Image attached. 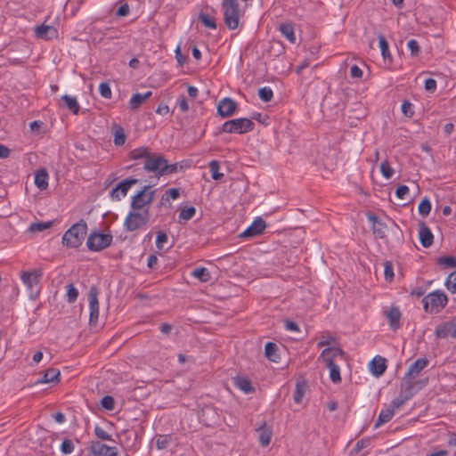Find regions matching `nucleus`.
Masks as SVG:
<instances>
[{"label":"nucleus","mask_w":456,"mask_h":456,"mask_svg":"<svg viewBox=\"0 0 456 456\" xmlns=\"http://www.w3.org/2000/svg\"><path fill=\"white\" fill-rule=\"evenodd\" d=\"M139 180L135 178H127L118 183L115 188L110 192V197L113 200H120L124 198L128 190L134 184L138 183Z\"/></svg>","instance_id":"11"},{"label":"nucleus","mask_w":456,"mask_h":456,"mask_svg":"<svg viewBox=\"0 0 456 456\" xmlns=\"http://www.w3.org/2000/svg\"><path fill=\"white\" fill-rule=\"evenodd\" d=\"M151 185H145L138 191L131 200V208L134 210L142 209L145 206L151 204L154 199L155 191L151 190Z\"/></svg>","instance_id":"8"},{"label":"nucleus","mask_w":456,"mask_h":456,"mask_svg":"<svg viewBox=\"0 0 456 456\" xmlns=\"http://www.w3.org/2000/svg\"><path fill=\"white\" fill-rule=\"evenodd\" d=\"M437 265L444 268L456 267V256H444L437 259Z\"/></svg>","instance_id":"35"},{"label":"nucleus","mask_w":456,"mask_h":456,"mask_svg":"<svg viewBox=\"0 0 456 456\" xmlns=\"http://www.w3.org/2000/svg\"><path fill=\"white\" fill-rule=\"evenodd\" d=\"M100 94L105 99H110L112 96L110 86L108 83L102 82L99 86Z\"/></svg>","instance_id":"50"},{"label":"nucleus","mask_w":456,"mask_h":456,"mask_svg":"<svg viewBox=\"0 0 456 456\" xmlns=\"http://www.w3.org/2000/svg\"><path fill=\"white\" fill-rule=\"evenodd\" d=\"M384 274L386 276V279H390L391 280L394 277L393 266H392V264L390 262H387L385 264Z\"/></svg>","instance_id":"64"},{"label":"nucleus","mask_w":456,"mask_h":456,"mask_svg":"<svg viewBox=\"0 0 456 456\" xmlns=\"http://www.w3.org/2000/svg\"><path fill=\"white\" fill-rule=\"evenodd\" d=\"M234 385L245 394H250L254 392V387L248 379L241 376H238L234 379Z\"/></svg>","instance_id":"26"},{"label":"nucleus","mask_w":456,"mask_h":456,"mask_svg":"<svg viewBox=\"0 0 456 456\" xmlns=\"http://www.w3.org/2000/svg\"><path fill=\"white\" fill-rule=\"evenodd\" d=\"M53 221L32 223L28 230L32 232H42L44 230L51 228L53 226Z\"/></svg>","instance_id":"41"},{"label":"nucleus","mask_w":456,"mask_h":456,"mask_svg":"<svg viewBox=\"0 0 456 456\" xmlns=\"http://www.w3.org/2000/svg\"><path fill=\"white\" fill-rule=\"evenodd\" d=\"M36 37L38 38L49 40L57 37V29L53 26L40 25L35 28Z\"/></svg>","instance_id":"17"},{"label":"nucleus","mask_w":456,"mask_h":456,"mask_svg":"<svg viewBox=\"0 0 456 456\" xmlns=\"http://www.w3.org/2000/svg\"><path fill=\"white\" fill-rule=\"evenodd\" d=\"M448 302L444 292L436 290L423 297L422 303L426 312L438 313Z\"/></svg>","instance_id":"5"},{"label":"nucleus","mask_w":456,"mask_h":456,"mask_svg":"<svg viewBox=\"0 0 456 456\" xmlns=\"http://www.w3.org/2000/svg\"><path fill=\"white\" fill-rule=\"evenodd\" d=\"M387 318L392 330H395L400 327L401 312L397 307H390L387 312Z\"/></svg>","instance_id":"22"},{"label":"nucleus","mask_w":456,"mask_h":456,"mask_svg":"<svg viewBox=\"0 0 456 456\" xmlns=\"http://www.w3.org/2000/svg\"><path fill=\"white\" fill-rule=\"evenodd\" d=\"M176 103H177V106L179 107V109H180V110H181L182 112H186V111H188V110H189V105H188V102H187V101H186V98H185L183 95L180 96V97L177 99Z\"/></svg>","instance_id":"59"},{"label":"nucleus","mask_w":456,"mask_h":456,"mask_svg":"<svg viewBox=\"0 0 456 456\" xmlns=\"http://www.w3.org/2000/svg\"><path fill=\"white\" fill-rule=\"evenodd\" d=\"M101 404L104 409L108 411H112L115 408V401L110 395L103 396L102 398Z\"/></svg>","instance_id":"51"},{"label":"nucleus","mask_w":456,"mask_h":456,"mask_svg":"<svg viewBox=\"0 0 456 456\" xmlns=\"http://www.w3.org/2000/svg\"><path fill=\"white\" fill-rule=\"evenodd\" d=\"M128 13H129V5L126 3L121 4L116 12V15L119 16V17L126 16V15H128Z\"/></svg>","instance_id":"62"},{"label":"nucleus","mask_w":456,"mask_h":456,"mask_svg":"<svg viewBox=\"0 0 456 456\" xmlns=\"http://www.w3.org/2000/svg\"><path fill=\"white\" fill-rule=\"evenodd\" d=\"M87 229L86 222L80 219L64 232L61 244L68 248H79L86 236Z\"/></svg>","instance_id":"2"},{"label":"nucleus","mask_w":456,"mask_h":456,"mask_svg":"<svg viewBox=\"0 0 456 456\" xmlns=\"http://www.w3.org/2000/svg\"><path fill=\"white\" fill-rule=\"evenodd\" d=\"M171 440L172 437L170 435H159L156 438V446L159 450L167 449Z\"/></svg>","instance_id":"37"},{"label":"nucleus","mask_w":456,"mask_h":456,"mask_svg":"<svg viewBox=\"0 0 456 456\" xmlns=\"http://www.w3.org/2000/svg\"><path fill=\"white\" fill-rule=\"evenodd\" d=\"M224 19L225 25L230 29L239 27L240 18L242 14L238 0H223Z\"/></svg>","instance_id":"3"},{"label":"nucleus","mask_w":456,"mask_h":456,"mask_svg":"<svg viewBox=\"0 0 456 456\" xmlns=\"http://www.w3.org/2000/svg\"><path fill=\"white\" fill-rule=\"evenodd\" d=\"M304 394H305V385L297 383L296 389L294 391V395H293L294 401L297 403H301Z\"/></svg>","instance_id":"52"},{"label":"nucleus","mask_w":456,"mask_h":456,"mask_svg":"<svg viewBox=\"0 0 456 456\" xmlns=\"http://www.w3.org/2000/svg\"><path fill=\"white\" fill-rule=\"evenodd\" d=\"M196 213V208L192 206L183 208L179 213V223L186 222L191 219Z\"/></svg>","instance_id":"36"},{"label":"nucleus","mask_w":456,"mask_h":456,"mask_svg":"<svg viewBox=\"0 0 456 456\" xmlns=\"http://www.w3.org/2000/svg\"><path fill=\"white\" fill-rule=\"evenodd\" d=\"M395 411L390 407L385 410H382L379 415L377 421L375 422L374 427L378 428L380 425L387 423L391 420L394 416Z\"/></svg>","instance_id":"29"},{"label":"nucleus","mask_w":456,"mask_h":456,"mask_svg":"<svg viewBox=\"0 0 456 456\" xmlns=\"http://www.w3.org/2000/svg\"><path fill=\"white\" fill-rule=\"evenodd\" d=\"M277 351H278V346L275 343H273V342H268L266 343L265 346V356L273 361V362H277V358H278V355H277Z\"/></svg>","instance_id":"33"},{"label":"nucleus","mask_w":456,"mask_h":456,"mask_svg":"<svg viewBox=\"0 0 456 456\" xmlns=\"http://www.w3.org/2000/svg\"><path fill=\"white\" fill-rule=\"evenodd\" d=\"M407 46L409 50L411 51V55L417 56L420 51L419 43L415 39H411L407 43Z\"/></svg>","instance_id":"57"},{"label":"nucleus","mask_w":456,"mask_h":456,"mask_svg":"<svg viewBox=\"0 0 456 456\" xmlns=\"http://www.w3.org/2000/svg\"><path fill=\"white\" fill-rule=\"evenodd\" d=\"M255 127L254 122L247 118L231 119L224 122L221 127L222 133L245 134L251 132Z\"/></svg>","instance_id":"4"},{"label":"nucleus","mask_w":456,"mask_h":456,"mask_svg":"<svg viewBox=\"0 0 456 456\" xmlns=\"http://www.w3.org/2000/svg\"><path fill=\"white\" fill-rule=\"evenodd\" d=\"M407 401L408 399H405V396L400 394L398 397L392 401L390 408L395 411V409L401 408Z\"/></svg>","instance_id":"56"},{"label":"nucleus","mask_w":456,"mask_h":456,"mask_svg":"<svg viewBox=\"0 0 456 456\" xmlns=\"http://www.w3.org/2000/svg\"><path fill=\"white\" fill-rule=\"evenodd\" d=\"M428 383V379L424 380L413 381L412 379H405L402 383L401 394L405 396V399L410 400L414 395Z\"/></svg>","instance_id":"10"},{"label":"nucleus","mask_w":456,"mask_h":456,"mask_svg":"<svg viewBox=\"0 0 456 456\" xmlns=\"http://www.w3.org/2000/svg\"><path fill=\"white\" fill-rule=\"evenodd\" d=\"M281 33L292 44L296 42V36L294 32V27L290 23H281L279 26Z\"/></svg>","instance_id":"28"},{"label":"nucleus","mask_w":456,"mask_h":456,"mask_svg":"<svg viewBox=\"0 0 456 456\" xmlns=\"http://www.w3.org/2000/svg\"><path fill=\"white\" fill-rule=\"evenodd\" d=\"M99 289L96 286H92L88 292L89 300V323L90 325H96L99 318V301H98Z\"/></svg>","instance_id":"9"},{"label":"nucleus","mask_w":456,"mask_h":456,"mask_svg":"<svg viewBox=\"0 0 456 456\" xmlns=\"http://www.w3.org/2000/svg\"><path fill=\"white\" fill-rule=\"evenodd\" d=\"M130 159L142 160L143 169L160 177L177 173L183 166L180 163L169 164L164 156L151 152L148 147H139L130 151Z\"/></svg>","instance_id":"1"},{"label":"nucleus","mask_w":456,"mask_h":456,"mask_svg":"<svg viewBox=\"0 0 456 456\" xmlns=\"http://www.w3.org/2000/svg\"><path fill=\"white\" fill-rule=\"evenodd\" d=\"M379 44L381 50V54L384 59V61L388 60L389 61H392L391 53L389 52V45L387 41V39L384 37V36L379 35Z\"/></svg>","instance_id":"32"},{"label":"nucleus","mask_w":456,"mask_h":456,"mask_svg":"<svg viewBox=\"0 0 456 456\" xmlns=\"http://www.w3.org/2000/svg\"><path fill=\"white\" fill-rule=\"evenodd\" d=\"M167 241V235L165 232L163 231H159L157 232V238H156V247L159 248V249H162L163 248V244L166 243Z\"/></svg>","instance_id":"55"},{"label":"nucleus","mask_w":456,"mask_h":456,"mask_svg":"<svg viewBox=\"0 0 456 456\" xmlns=\"http://www.w3.org/2000/svg\"><path fill=\"white\" fill-rule=\"evenodd\" d=\"M151 94H152L151 91H148L145 94L137 93V94H133V96L131 97V99L129 101L130 109L131 110L138 109L145 100L149 99L151 96Z\"/></svg>","instance_id":"25"},{"label":"nucleus","mask_w":456,"mask_h":456,"mask_svg":"<svg viewBox=\"0 0 456 456\" xmlns=\"http://www.w3.org/2000/svg\"><path fill=\"white\" fill-rule=\"evenodd\" d=\"M445 286L452 293H456V270L449 274L446 279Z\"/></svg>","instance_id":"46"},{"label":"nucleus","mask_w":456,"mask_h":456,"mask_svg":"<svg viewBox=\"0 0 456 456\" xmlns=\"http://www.w3.org/2000/svg\"><path fill=\"white\" fill-rule=\"evenodd\" d=\"M326 367L330 370V380L335 384L339 383L341 381V376L338 365L330 361V365H326Z\"/></svg>","instance_id":"31"},{"label":"nucleus","mask_w":456,"mask_h":456,"mask_svg":"<svg viewBox=\"0 0 456 456\" xmlns=\"http://www.w3.org/2000/svg\"><path fill=\"white\" fill-rule=\"evenodd\" d=\"M199 20L204 26H206L209 28H212V29L216 28V23L215 19L213 17H211L210 15H208V13H204V12L200 13Z\"/></svg>","instance_id":"39"},{"label":"nucleus","mask_w":456,"mask_h":456,"mask_svg":"<svg viewBox=\"0 0 456 456\" xmlns=\"http://www.w3.org/2000/svg\"><path fill=\"white\" fill-rule=\"evenodd\" d=\"M258 435V442L262 447H266L270 444L273 436V429L271 426H268L264 422L256 429Z\"/></svg>","instance_id":"16"},{"label":"nucleus","mask_w":456,"mask_h":456,"mask_svg":"<svg viewBox=\"0 0 456 456\" xmlns=\"http://www.w3.org/2000/svg\"><path fill=\"white\" fill-rule=\"evenodd\" d=\"M191 274V276L200 280L201 282H207L211 278L210 273L206 267L195 268Z\"/></svg>","instance_id":"30"},{"label":"nucleus","mask_w":456,"mask_h":456,"mask_svg":"<svg viewBox=\"0 0 456 456\" xmlns=\"http://www.w3.org/2000/svg\"><path fill=\"white\" fill-rule=\"evenodd\" d=\"M238 109V104L232 99L226 97L222 99L217 105V113L222 118H229L233 116Z\"/></svg>","instance_id":"12"},{"label":"nucleus","mask_w":456,"mask_h":456,"mask_svg":"<svg viewBox=\"0 0 456 456\" xmlns=\"http://www.w3.org/2000/svg\"><path fill=\"white\" fill-rule=\"evenodd\" d=\"M408 193L409 188L406 185H400L395 191L396 197L401 200H403Z\"/></svg>","instance_id":"60"},{"label":"nucleus","mask_w":456,"mask_h":456,"mask_svg":"<svg viewBox=\"0 0 456 456\" xmlns=\"http://www.w3.org/2000/svg\"><path fill=\"white\" fill-rule=\"evenodd\" d=\"M338 356L341 358L345 357V352L340 347H327L322 350L318 360H322L326 365H330V361L335 362V359Z\"/></svg>","instance_id":"14"},{"label":"nucleus","mask_w":456,"mask_h":456,"mask_svg":"<svg viewBox=\"0 0 456 456\" xmlns=\"http://www.w3.org/2000/svg\"><path fill=\"white\" fill-rule=\"evenodd\" d=\"M112 240L111 234L94 231L88 235L86 246L89 250L97 252L108 248L111 244Z\"/></svg>","instance_id":"7"},{"label":"nucleus","mask_w":456,"mask_h":456,"mask_svg":"<svg viewBox=\"0 0 456 456\" xmlns=\"http://www.w3.org/2000/svg\"><path fill=\"white\" fill-rule=\"evenodd\" d=\"M258 96L263 102H268L273 99V93L270 87L265 86L258 90Z\"/></svg>","instance_id":"45"},{"label":"nucleus","mask_w":456,"mask_h":456,"mask_svg":"<svg viewBox=\"0 0 456 456\" xmlns=\"http://www.w3.org/2000/svg\"><path fill=\"white\" fill-rule=\"evenodd\" d=\"M94 434L99 439L107 440V441L111 440V436L103 428H102L99 426H96L94 428Z\"/></svg>","instance_id":"58"},{"label":"nucleus","mask_w":456,"mask_h":456,"mask_svg":"<svg viewBox=\"0 0 456 456\" xmlns=\"http://www.w3.org/2000/svg\"><path fill=\"white\" fill-rule=\"evenodd\" d=\"M149 219L148 209L142 212L130 211L125 219L124 227L127 232H134L145 226Z\"/></svg>","instance_id":"6"},{"label":"nucleus","mask_w":456,"mask_h":456,"mask_svg":"<svg viewBox=\"0 0 456 456\" xmlns=\"http://www.w3.org/2000/svg\"><path fill=\"white\" fill-rule=\"evenodd\" d=\"M75 446L70 439H64L61 444V451L63 454H70L74 452Z\"/></svg>","instance_id":"49"},{"label":"nucleus","mask_w":456,"mask_h":456,"mask_svg":"<svg viewBox=\"0 0 456 456\" xmlns=\"http://www.w3.org/2000/svg\"><path fill=\"white\" fill-rule=\"evenodd\" d=\"M386 224L382 222H377L376 226L373 227V233L376 237L383 239L386 237Z\"/></svg>","instance_id":"53"},{"label":"nucleus","mask_w":456,"mask_h":456,"mask_svg":"<svg viewBox=\"0 0 456 456\" xmlns=\"http://www.w3.org/2000/svg\"><path fill=\"white\" fill-rule=\"evenodd\" d=\"M219 168L220 166L217 160H211L209 162V170L214 180H221L224 176V174L219 172Z\"/></svg>","instance_id":"38"},{"label":"nucleus","mask_w":456,"mask_h":456,"mask_svg":"<svg viewBox=\"0 0 456 456\" xmlns=\"http://www.w3.org/2000/svg\"><path fill=\"white\" fill-rule=\"evenodd\" d=\"M42 273L39 271L33 272H23L21 273V281L25 285H27L29 289H32L35 285L39 283Z\"/></svg>","instance_id":"20"},{"label":"nucleus","mask_w":456,"mask_h":456,"mask_svg":"<svg viewBox=\"0 0 456 456\" xmlns=\"http://www.w3.org/2000/svg\"><path fill=\"white\" fill-rule=\"evenodd\" d=\"M401 110L403 114L407 118H412L414 116L413 105L408 100L403 102Z\"/></svg>","instance_id":"47"},{"label":"nucleus","mask_w":456,"mask_h":456,"mask_svg":"<svg viewBox=\"0 0 456 456\" xmlns=\"http://www.w3.org/2000/svg\"><path fill=\"white\" fill-rule=\"evenodd\" d=\"M350 75L352 77L361 78L362 77V70L357 65H353L350 69Z\"/></svg>","instance_id":"63"},{"label":"nucleus","mask_w":456,"mask_h":456,"mask_svg":"<svg viewBox=\"0 0 456 456\" xmlns=\"http://www.w3.org/2000/svg\"><path fill=\"white\" fill-rule=\"evenodd\" d=\"M66 292L67 300L69 303H73L77 300L78 297V290L72 283H69L66 286Z\"/></svg>","instance_id":"42"},{"label":"nucleus","mask_w":456,"mask_h":456,"mask_svg":"<svg viewBox=\"0 0 456 456\" xmlns=\"http://www.w3.org/2000/svg\"><path fill=\"white\" fill-rule=\"evenodd\" d=\"M418 210L419 215L426 217L431 211V203L428 198H424L419 204Z\"/></svg>","instance_id":"40"},{"label":"nucleus","mask_w":456,"mask_h":456,"mask_svg":"<svg viewBox=\"0 0 456 456\" xmlns=\"http://www.w3.org/2000/svg\"><path fill=\"white\" fill-rule=\"evenodd\" d=\"M179 196H180V191L177 188L168 189L162 195L160 204H163L165 201H168L170 199L176 200Z\"/></svg>","instance_id":"44"},{"label":"nucleus","mask_w":456,"mask_h":456,"mask_svg":"<svg viewBox=\"0 0 456 456\" xmlns=\"http://www.w3.org/2000/svg\"><path fill=\"white\" fill-rule=\"evenodd\" d=\"M387 370V360L381 356H376L370 362V370L372 374L379 377Z\"/></svg>","instance_id":"21"},{"label":"nucleus","mask_w":456,"mask_h":456,"mask_svg":"<svg viewBox=\"0 0 456 456\" xmlns=\"http://www.w3.org/2000/svg\"><path fill=\"white\" fill-rule=\"evenodd\" d=\"M126 142V134L124 129L121 126H117L114 132V143L118 146H121Z\"/></svg>","instance_id":"43"},{"label":"nucleus","mask_w":456,"mask_h":456,"mask_svg":"<svg viewBox=\"0 0 456 456\" xmlns=\"http://www.w3.org/2000/svg\"><path fill=\"white\" fill-rule=\"evenodd\" d=\"M380 172L386 179H390L394 175V169L390 167L387 160L381 163Z\"/></svg>","instance_id":"48"},{"label":"nucleus","mask_w":456,"mask_h":456,"mask_svg":"<svg viewBox=\"0 0 456 456\" xmlns=\"http://www.w3.org/2000/svg\"><path fill=\"white\" fill-rule=\"evenodd\" d=\"M425 89L429 93H434L436 90V81L434 78L426 79Z\"/></svg>","instance_id":"61"},{"label":"nucleus","mask_w":456,"mask_h":456,"mask_svg":"<svg viewBox=\"0 0 456 456\" xmlns=\"http://www.w3.org/2000/svg\"><path fill=\"white\" fill-rule=\"evenodd\" d=\"M419 239L424 248H429L433 244V233L425 222L419 224Z\"/></svg>","instance_id":"15"},{"label":"nucleus","mask_w":456,"mask_h":456,"mask_svg":"<svg viewBox=\"0 0 456 456\" xmlns=\"http://www.w3.org/2000/svg\"><path fill=\"white\" fill-rule=\"evenodd\" d=\"M335 341V338L329 333H323L319 340L318 347H322L332 344Z\"/></svg>","instance_id":"54"},{"label":"nucleus","mask_w":456,"mask_h":456,"mask_svg":"<svg viewBox=\"0 0 456 456\" xmlns=\"http://www.w3.org/2000/svg\"><path fill=\"white\" fill-rule=\"evenodd\" d=\"M266 227V224L265 220L258 216L256 217L251 225L248 227L241 234V238H248V237H254L256 235H260L263 233L264 230Z\"/></svg>","instance_id":"13"},{"label":"nucleus","mask_w":456,"mask_h":456,"mask_svg":"<svg viewBox=\"0 0 456 456\" xmlns=\"http://www.w3.org/2000/svg\"><path fill=\"white\" fill-rule=\"evenodd\" d=\"M61 372L58 369L50 368L45 370L43 378L36 382L40 383H57L60 380Z\"/></svg>","instance_id":"24"},{"label":"nucleus","mask_w":456,"mask_h":456,"mask_svg":"<svg viewBox=\"0 0 456 456\" xmlns=\"http://www.w3.org/2000/svg\"><path fill=\"white\" fill-rule=\"evenodd\" d=\"M454 322H445L439 324L435 330V335L438 338H452Z\"/></svg>","instance_id":"19"},{"label":"nucleus","mask_w":456,"mask_h":456,"mask_svg":"<svg viewBox=\"0 0 456 456\" xmlns=\"http://www.w3.org/2000/svg\"><path fill=\"white\" fill-rule=\"evenodd\" d=\"M48 173L45 168H40L35 174V184L37 187L44 191L48 187Z\"/></svg>","instance_id":"23"},{"label":"nucleus","mask_w":456,"mask_h":456,"mask_svg":"<svg viewBox=\"0 0 456 456\" xmlns=\"http://www.w3.org/2000/svg\"><path fill=\"white\" fill-rule=\"evenodd\" d=\"M428 361L426 358L417 359L410 367L408 371L405 373V379H414L418 376L421 370L427 367Z\"/></svg>","instance_id":"18"},{"label":"nucleus","mask_w":456,"mask_h":456,"mask_svg":"<svg viewBox=\"0 0 456 456\" xmlns=\"http://www.w3.org/2000/svg\"><path fill=\"white\" fill-rule=\"evenodd\" d=\"M110 450V446L100 442H94L91 445V452L95 456H105L106 452Z\"/></svg>","instance_id":"34"},{"label":"nucleus","mask_w":456,"mask_h":456,"mask_svg":"<svg viewBox=\"0 0 456 456\" xmlns=\"http://www.w3.org/2000/svg\"><path fill=\"white\" fill-rule=\"evenodd\" d=\"M61 101L64 102L65 107L69 109L73 114H78L80 106L75 97L65 94L61 96Z\"/></svg>","instance_id":"27"}]
</instances>
